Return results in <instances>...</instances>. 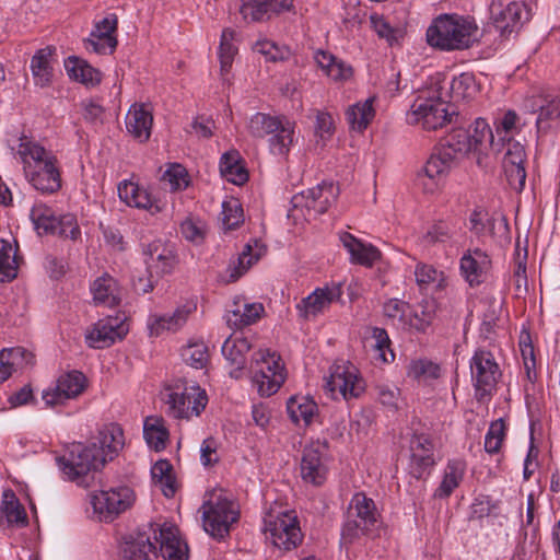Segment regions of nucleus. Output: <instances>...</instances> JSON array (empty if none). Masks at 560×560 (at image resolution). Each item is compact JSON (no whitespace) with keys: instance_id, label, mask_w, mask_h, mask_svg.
I'll use <instances>...</instances> for the list:
<instances>
[{"instance_id":"f257e3e1","label":"nucleus","mask_w":560,"mask_h":560,"mask_svg":"<svg viewBox=\"0 0 560 560\" xmlns=\"http://www.w3.org/2000/svg\"><path fill=\"white\" fill-rule=\"evenodd\" d=\"M27 182L42 194H54L61 187L57 158L44 147L21 138L18 152Z\"/></svg>"},{"instance_id":"f03ea898","label":"nucleus","mask_w":560,"mask_h":560,"mask_svg":"<svg viewBox=\"0 0 560 560\" xmlns=\"http://www.w3.org/2000/svg\"><path fill=\"white\" fill-rule=\"evenodd\" d=\"M478 26L474 19L458 14H441L427 30L431 47L444 51L463 50L472 46Z\"/></svg>"},{"instance_id":"7ed1b4c3","label":"nucleus","mask_w":560,"mask_h":560,"mask_svg":"<svg viewBox=\"0 0 560 560\" xmlns=\"http://www.w3.org/2000/svg\"><path fill=\"white\" fill-rule=\"evenodd\" d=\"M457 116L452 105L441 96L439 90L422 92L411 104L406 119L410 125H419L427 130L442 128Z\"/></svg>"},{"instance_id":"20e7f679","label":"nucleus","mask_w":560,"mask_h":560,"mask_svg":"<svg viewBox=\"0 0 560 560\" xmlns=\"http://www.w3.org/2000/svg\"><path fill=\"white\" fill-rule=\"evenodd\" d=\"M104 456L97 453L96 443L83 445L81 443L72 446L61 456L56 458L62 478L83 485L84 477L92 470L104 466Z\"/></svg>"},{"instance_id":"39448f33","label":"nucleus","mask_w":560,"mask_h":560,"mask_svg":"<svg viewBox=\"0 0 560 560\" xmlns=\"http://www.w3.org/2000/svg\"><path fill=\"white\" fill-rule=\"evenodd\" d=\"M250 371L253 384L265 397L276 394L287 377L281 357L269 349H259L254 353Z\"/></svg>"},{"instance_id":"423d86ee","label":"nucleus","mask_w":560,"mask_h":560,"mask_svg":"<svg viewBox=\"0 0 560 560\" xmlns=\"http://www.w3.org/2000/svg\"><path fill=\"white\" fill-rule=\"evenodd\" d=\"M378 512L374 501L363 492H357L350 500L347 517L341 530V541L351 544L365 535L377 522Z\"/></svg>"},{"instance_id":"0eeeda50","label":"nucleus","mask_w":560,"mask_h":560,"mask_svg":"<svg viewBox=\"0 0 560 560\" xmlns=\"http://www.w3.org/2000/svg\"><path fill=\"white\" fill-rule=\"evenodd\" d=\"M264 533L268 541L284 551L295 549L304 537L294 511L268 514L264 520Z\"/></svg>"},{"instance_id":"6e6552de","label":"nucleus","mask_w":560,"mask_h":560,"mask_svg":"<svg viewBox=\"0 0 560 560\" xmlns=\"http://www.w3.org/2000/svg\"><path fill=\"white\" fill-rule=\"evenodd\" d=\"M470 380L475 397L483 401L493 395L502 372L493 353L487 349H477L469 361Z\"/></svg>"},{"instance_id":"1a4fd4ad","label":"nucleus","mask_w":560,"mask_h":560,"mask_svg":"<svg viewBox=\"0 0 560 560\" xmlns=\"http://www.w3.org/2000/svg\"><path fill=\"white\" fill-rule=\"evenodd\" d=\"M493 135L488 122L482 118H477L469 129H453L441 145L459 162L470 152L479 150L487 141L492 140Z\"/></svg>"},{"instance_id":"9d476101","label":"nucleus","mask_w":560,"mask_h":560,"mask_svg":"<svg viewBox=\"0 0 560 560\" xmlns=\"http://www.w3.org/2000/svg\"><path fill=\"white\" fill-rule=\"evenodd\" d=\"M30 218L39 235H58L73 241L81 235L75 215L67 213L56 217L51 208L43 202H36L32 207Z\"/></svg>"},{"instance_id":"9b49d317","label":"nucleus","mask_w":560,"mask_h":560,"mask_svg":"<svg viewBox=\"0 0 560 560\" xmlns=\"http://www.w3.org/2000/svg\"><path fill=\"white\" fill-rule=\"evenodd\" d=\"M240 512L236 504L221 495L209 500L202 505L205 530L215 539H223L231 527L238 521Z\"/></svg>"},{"instance_id":"f8f14e48","label":"nucleus","mask_w":560,"mask_h":560,"mask_svg":"<svg viewBox=\"0 0 560 560\" xmlns=\"http://www.w3.org/2000/svg\"><path fill=\"white\" fill-rule=\"evenodd\" d=\"M165 404L166 413L175 419L189 420L198 417L208 404V396L205 389L198 385H190L183 390H174L167 394Z\"/></svg>"},{"instance_id":"ddd939ff","label":"nucleus","mask_w":560,"mask_h":560,"mask_svg":"<svg viewBox=\"0 0 560 560\" xmlns=\"http://www.w3.org/2000/svg\"><path fill=\"white\" fill-rule=\"evenodd\" d=\"M326 384L334 397L340 395L345 400L358 398L365 389V382L357 366L343 360L331 366Z\"/></svg>"},{"instance_id":"4468645a","label":"nucleus","mask_w":560,"mask_h":560,"mask_svg":"<svg viewBox=\"0 0 560 560\" xmlns=\"http://www.w3.org/2000/svg\"><path fill=\"white\" fill-rule=\"evenodd\" d=\"M492 24L501 38L517 33L530 19V12L523 2L511 1L506 5L492 1L490 5Z\"/></svg>"},{"instance_id":"2eb2a0df","label":"nucleus","mask_w":560,"mask_h":560,"mask_svg":"<svg viewBox=\"0 0 560 560\" xmlns=\"http://www.w3.org/2000/svg\"><path fill=\"white\" fill-rule=\"evenodd\" d=\"M86 387V376L78 370H71L61 373L55 385L43 392L42 398L48 407L62 406L68 400L79 397Z\"/></svg>"},{"instance_id":"dca6fc26","label":"nucleus","mask_w":560,"mask_h":560,"mask_svg":"<svg viewBox=\"0 0 560 560\" xmlns=\"http://www.w3.org/2000/svg\"><path fill=\"white\" fill-rule=\"evenodd\" d=\"M135 501V493L129 487L101 490L91 494V504L100 521H110L129 509Z\"/></svg>"},{"instance_id":"f3484780","label":"nucleus","mask_w":560,"mask_h":560,"mask_svg":"<svg viewBox=\"0 0 560 560\" xmlns=\"http://www.w3.org/2000/svg\"><path fill=\"white\" fill-rule=\"evenodd\" d=\"M328 447L319 440L307 444L302 452L300 474L303 481L313 486L325 482L328 474Z\"/></svg>"},{"instance_id":"a211bd4d","label":"nucleus","mask_w":560,"mask_h":560,"mask_svg":"<svg viewBox=\"0 0 560 560\" xmlns=\"http://www.w3.org/2000/svg\"><path fill=\"white\" fill-rule=\"evenodd\" d=\"M339 188L334 183L323 182L316 187L294 195L291 199L295 209H305V215L323 214L337 200Z\"/></svg>"},{"instance_id":"6ab92c4d","label":"nucleus","mask_w":560,"mask_h":560,"mask_svg":"<svg viewBox=\"0 0 560 560\" xmlns=\"http://www.w3.org/2000/svg\"><path fill=\"white\" fill-rule=\"evenodd\" d=\"M150 532L158 547V556L161 555L165 560H188V546L175 525L150 524Z\"/></svg>"},{"instance_id":"aec40b11","label":"nucleus","mask_w":560,"mask_h":560,"mask_svg":"<svg viewBox=\"0 0 560 560\" xmlns=\"http://www.w3.org/2000/svg\"><path fill=\"white\" fill-rule=\"evenodd\" d=\"M128 332V326L121 317L107 316L97 320L85 334L89 347L102 349L109 347Z\"/></svg>"},{"instance_id":"412c9836","label":"nucleus","mask_w":560,"mask_h":560,"mask_svg":"<svg viewBox=\"0 0 560 560\" xmlns=\"http://www.w3.org/2000/svg\"><path fill=\"white\" fill-rule=\"evenodd\" d=\"M197 304L189 301L179 305L170 314H151L147 320V327L151 337H159L164 332H177L196 312Z\"/></svg>"},{"instance_id":"4be33fe9","label":"nucleus","mask_w":560,"mask_h":560,"mask_svg":"<svg viewBox=\"0 0 560 560\" xmlns=\"http://www.w3.org/2000/svg\"><path fill=\"white\" fill-rule=\"evenodd\" d=\"M409 451V471L420 479L435 465L433 442L424 434H415L410 439Z\"/></svg>"},{"instance_id":"5701e85b","label":"nucleus","mask_w":560,"mask_h":560,"mask_svg":"<svg viewBox=\"0 0 560 560\" xmlns=\"http://www.w3.org/2000/svg\"><path fill=\"white\" fill-rule=\"evenodd\" d=\"M341 295L342 289L340 284L317 288L310 295L301 300L296 305V310L301 317L310 319L328 310L331 303L338 301Z\"/></svg>"},{"instance_id":"b1692460","label":"nucleus","mask_w":560,"mask_h":560,"mask_svg":"<svg viewBox=\"0 0 560 560\" xmlns=\"http://www.w3.org/2000/svg\"><path fill=\"white\" fill-rule=\"evenodd\" d=\"M293 10V0H243L240 12L246 22H262Z\"/></svg>"},{"instance_id":"393cba45","label":"nucleus","mask_w":560,"mask_h":560,"mask_svg":"<svg viewBox=\"0 0 560 560\" xmlns=\"http://www.w3.org/2000/svg\"><path fill=\"white\" fill-rule=\"evenodd\" d=\"M490 268L491 259L480 248L468 249L460 258V273L470 287L483 283Z\"/></svg>"},{"instance_id":"a878e982","label":"nucleus","mask_w":560,"mask_h":560,"mask_svg":"<svg viewBox=\"0 0 560 560\" xmlns=\"http://www.w3.org/2000/svg\"><path fill=\"white\" fill-rule=\"evenodd\" d=\"M122 560H151L158 557V547L153 542L150 525L147 529L125 538L120 546Z\"/></svg>"},{"instance_id":"bb28decb","label":"nucleus","mask_w":560,"mask_h":560,"mask_svg":"<svg viewBox=\"0 0 560 560\" xmlns=\"http://www.w3.org/2000/svg\"><path fill=\"white\" fill-rule=\"evenodd\" d=\"M145 264L151 273L158 276L170 273L177 264V256L173 244L154 241L147 246Z\"/></svg>"},{"instance_id":"cd10ccee","label":"nucleus","mask_w":560,"mask_h":560,"mask_svg":"<svg viewBox=\"0 0 560 560\" xmlns=\"http://www.w3.org/2000/svg\"><path fill=\"white\" fill-rule=\"evenodd\" d=\"M339 241L350 256V262L372 267L381 259V252L371 243L363 242L349 232H340Z\"/></svg>"},{"instance_id":"c85d7f7f","label":"nucleus","mask_w":560,"mask_h":560,"mask_svg":"<svg viewBox=\"0 0 560 560\" xmlns=\"http://www.w3.org/2000/svg\"><path fill=\"white\" fill-rule=\"evenodd\" d=\"M152 113L143 104H133L126 115V128L138 141L145 142L151 136Z\"/></svg>"},{"instance_id":"c756f323","label":"nucleus","mask_w":560,"mask_h":560,"mask_svg":"<svg viewBox=\"0 0 560 560\" xmlns=\"http://www.w3.org/2000/svg\"><path fill=\"white\" fill-rule=\"evenodd\" d=\"M97 453L103 455L104 464L113 460L118 452L124 447L125 436L121 427L117 423L104 425L96 438Z\"/></svg>"},{"instance_id":"7c9ffc66","label":"nucleus","mask_w":560,"mask_h":560,"mask_svg":"<svg viewBox=\"0 0 560 560\" xmlns=\"http://www.w3.org/2000/svg\"><path fill=\"white\" fill-rule=\"evenodd\" d=\"M287 410L290 419L295 424L307 427L318 418V407L310 396L295 395L287 401Z\"/></svg>"},{"instance_id":"2f4dec72","label":"nucleus","mask_w":560,"mask_h":560,"mask_svg":"<svg viewBox=\"0 0 560 560\" xmlns=\"http://www.w3.org/2000/svg\"><path fill=\"white\" fill-rule=\"evenodd\" d=\"M314 59L323 72L336 82L348 81L353 74V69L350 65L327 51L317 50Z\"/></svg>"},{"instance_id":"473e14b6","label":"nucleus","mask_w":560,"mask_h":560,"mask_svg":"<svg viewBox=\"0 0 560 560\" xmlns=\"http://www.w3.org/2000/svg\"><path fill=\"white\" fill-rule=\"evenodd\" d=\"M65 68L71 79L85 86L93 88L102 81V72L79 57H68L65 60Z\"/></svg>"},{"instance_id":"72a5a7b5","label":"nucleus","mask_w":560,"mask_h":560,"mask_svg":"<svg viewBox=\"0 0 560 560\" xmlns=\"http://www.w3.org/2000/svg\"><path fill=\"white\" fill-rule=\"evenodd\" d=\"M466 472V462L460 458L450 459L444 468L443 478L434 497L439 499L448 498L460 485Z\"/></svg>"},{"instance_id":"f704fd0d","label":"nucleus","mask_w":560,"mask_h":560,"mask_svg":"<svg viewBox=\"0 0 560 560\" xmlns=\"http://www.w3.org/2000/svg\"><path fill=\"white\" fill-rule=\"evenodd\" d=\"M262 313L261 303H234V308L228 311L225 319L230 327L241 329L256 323Z\"/></svg>"},{"instance_id":"c9c22d12","label":"nucleus","mask_w":560,"mask_h":560,"mask_svg":"<svg viewBox=\"0 0 560 560\" xmlns=\"http://www.w3.org/2000/svg\"><path fill=\"white\" fill-rule=\"evenodd\" d=\"M219 168L221 176L234 185L241 186L248 180V172L236 150L228 151L221 156Z\"/></svg>"},{"instance_id":"e433bc0d","label":"nucleus","mask_w":560,"mask_h":560,"mask_svg":"<svg viewBox=\"0 0 560 560\" xmlns=\"http://www.w3.org/2000/svg\"><path fill=\"white\" fill-rule=\"evenodd\" d=\"M294 143V124L282 117L281 126L269 135L268 145L272 155L285 158Z\"/></svg>"},{"instance_id":"4c0bfd02","label":"nucleus","mask_w":560,"mask_h":560,"mask_svg":"<svg viewBox=\"0 0 560 560\" xmlns=\"http://www.w3.org/2000/svg\"><path fill=\"white\" fill-rule=\"evenodd\" d=\"M250 349V345L246 338L242 337H229L222 346V354L234 368V372H231L232 376L237 377L238 373L243 370L246 364V357Z\"/></svg>"},{"instance_id":"58836bf2","label":"nucleus","mask_w":560,"mask_h":560,"mask_svg":"<svg viewBox=\"0 0 560 560\" xmlns=\"http://www.w3.org/2000/svg\"><path fill=\"white\" fill-rule=\"evenodd\" d=\"M90 290L93 295V301L97 305L113 307L120 301L117 281L108 275H104L94 280Z\"/></svg>"},{"instance_id":"ea45409f","label":"nucleus","mask_w":560,"mask_h":560,"mask_svg":"<svg viewBox=\"0 0 560 560\" xmlns=\"http://www.w3.org/2000/svg\"><path fill=\"white\" fill-rule=\"evenodd\" d=\"M458 162L440 144L429 160L425 163L423 168V177H427L431 180H439L441 177L445 176Z\"/></svg>"},{"instance_id":"a19ab883","label":"nucleus","mask_w":560,"mask_h":560,"mask_svg":"<svg viewBox=\"0 0 560 560\" xmlns=\"http://www.w3.org/2000/svg\"><path fill=\"white\" fill-rule=\"evenodd\" d=\"M375 97H369L363 102H357L348 107L346 119L352 130L363 131L375 116Z\"/></svg>"},{"instance_id":"79ce46f5","label":"nucleus","mask_w":560,"mask_h":560,"mask_svg":"<svg viewBox=\"0 0 560 560\" xmlns=\"http://www.w3.org/2000/svg\"><path fill=\"white\" fill-rule=\"evenodd\" d=\"M143 436L148 446L155 452H161L166 447L170 432L165 421L160 417H147L143 423Z\"/></svg>"},{"instance_id":"37998d69","label":"nucleus","mask_w":560,"mask_h":560,"mask_svg":"<svg viewBox=\"0 0 560 560\" xmlns=\"http://www.w3.org/2000/svg\"><path fill=\"white\" fill-rule=\"evenodd\" d=\"M5 518L9 525H27V515L24 506L12 490H5L0 503V518Z\"/></svg>"},{"instance_id":"c03bdc74","label":"nucleus","mask_w":560,"mask_h":560,"mask_svg":"<svg viewBox=\"0 0 560 560\" xmlns=\"http://www.w3.org/2000/svg\"><path fill=\"white\" fill-rule=\"evenodd\" d=\"M51 55L52 49L50 47H46L37 50L31 60L32 74L35 83L39 86H46L51 81Z\"/></svg>"},{"instance_id":"a18cd8bd","label":"nucleus","mask_w":560,"mask_h":560,"mask_svg":"<svg viewBox=\"0 0 560 560\" xmlns=\"http://www.w3.org/2000/svg\"><path fill=\"white\" fill-rule=\"evenodd\" d=\"M409 303L399 299H389L383 304V314L388 324L397 329L408 330Z\"/></svg>"},{"instance_id":"49530a36","label":"nucleus","mask_w":560,"mask_h":560,"mask_svg":"<svg viewBox=\"0 0 560 560\" xmlns=\"http://www.w3.org/2000/svg\"><path fill=\"white\" fill-rule=\"evenodd\" d=\"M19 257L11 242L0 240V282H10L18 276Z\"/></svg>"},{"instance_id":"de8ad7c7","label":"nucleus","mask_w":560,"mask_h":560,"mask_svg":"<svg viewBox=\"0 0 560 560\" xmlns=\"http://www.w3.org/2000/svg\"><path fill=\"white\" fill-rule=\"evenodd\" d=\"M451 98L453 102H465L474 98L478 93V85L474 74L465 72L455 77L450 83Z\"/></svg>"},{"instance_id":"09e8293b","label":"nucleus","mask_w":560,"mask_h":560,"mask_svg":"<svg viewBox=\"0 0 560 560\" xmlns=\"http://www.w3.org/2000/svg\"><path fill=\"white\" fill-rule=\"evenodd\" d=\"M265 252L266 247L258 241L246 244L237 258V266L231 269L230 281H236Z\"/></svg>"},{"instance_id":"8fccbe9b","label":"nucleus","mask_w":560,"mask_h":560,"mask_svg":"<svg viewBox=\"0 0 560 560\" xmlns=\"http://www.w3.org/2000/svg\"><path fill=\"white\" fill-rule=\"evenodd\" d=\"M435 317V303L432 300L422 301L418 308H410L408 317V330L424 332Z\"/></svg>"},{"instance_id":"3c124183","label":"nucleus","mask_w":560,"mask_h":560,"mask_svg":"<svg viewBox=\"0 0 560 560\" xmlns=\"http://www.w3.org/2000/svg\"><path fill=\"white\" fill-rule=\"evenodd\" d=\"M180 355L183 361L194 369H203L209 362L208 346L201 340H190L183 347Z\"/></svg>"},{"instance_id":"603ef678","label":"nucleus","mask_w":560,"mask_h":560,"mask_svg":"<svg viewBox=\"0 0 560 560\" xmlns=\"http://www.w3.org/2000/svg\"><path fill=\"white\" fill-rule=\"evenodd\" d=\"M235 32L231 28H225L222 32L220 46H219V60L221 75L224 78L232 68L237 47L234 44Z\"/></svg>"},{"instance_id":"864d4df0","label":"nucleus","mask_w":560,"mask_h":560,"mask_svg":"<svg viewBox=\"0 0 560 560\" xmlns=\"http://www.w3.org/2000/svg\"><path fill=\"white\" fill-rule=\"evenodd\" d=\"M407 376L418 383H428L440 376V366L427 359L412 360L407 368Z\"/></svg>"},{"instance_id":"5fc2aeb1","label":"nucleus","mask_w":560,"mask_h":560,"mask_svg":"<svg viewBox=\"0 0 560 560\" xmlns=\"http://www.w3.org/2000/svg\"><path fill=\"white\" fill-rule=\"evenodd\" d=\"M457 225L450 221H439L423 234L422 241L428 245L448 243L457 234Z\"/></svg>"},{"instance_id":"6e6d98bb","label":"nucleus","mask_w":560,"mask_h":560,"mask_svg":"<svg viewBox=\"0 0 560 560\" xmlns=\"http://www.w3.org/2000/svg\"><path fill=\"white\" fill-rule=\"evenodd\" d=\"M173 467L166 459L158 460L151 468L152 479L162 487L165 497L175 494V479L172 474Z\"/></svg>"},{"instance_id":"4d7b16f0","label":"nucleus","mask_w":560,"mask_h":560,"mask_svg":"<svg viewBox=\"0 0 560 560\" xmlns=\"http://www.w3.org/2000/svg\"><path fill=\"white\" fill-rule=\"evenodd\" d=\"M282 117H275L264 113H256L248 122L249 132L257 138L269 136L281 126Z\"/></svg>"},{"instance_id":"13d9d810","label":"nucleus","mask_w":560,"mask_h":560,"mask_svg":"<svg viewBox=\"0 0 560 560\" xmlns=\"http://www.w3.org/2000/svg\"><path fill=\"white\" fill-rule=\"evenodd\" d=\"M221 220L225 230H234L244 221L243 208L238 199L230 197L222 201Z\"/></svg>"},{"instance_id":"bf43d9fd","label":"nucleus","mask_w":560,"mask_h":560,"mask_svg":"<svg viewBox=\"0 0 560 560\" xmlns=\"http://www.w3.org/2000/svg\"><path fill=\"white\" fill-rule=\"evenodd\" d=\"M371 338L373 340L372 348L376 353V359L383 363H388L394 360L395 354L390 349V339L384 328H372Z\"/></svg>"},{"instance_id":"052dcab7","label":"nucleus","mask_w":560,"mask_h":560,"mask_svg":"<svg viewBox=\"0 0 560 560\" xmlns=\"http://www.w3.org/2000/svg\"><path fill=\"white\" fill-rule=\"evenodd\" d=\"M506 435V425L502 419L491 422L486 436L485 450L489 454H497L500 452L502 443Z\"/></svg>"},{"instance_id":"680f3d73","label":"nucleus","mask_w":560,"mask_h":560,"mask_svg":"<svg viewBox=\"0 0 560 560\" xmlns=\"http://www.w3.org/2000/svg\"><path fill=\"white\" fill-rule=\"evenodd\" d=\"M253 50L260 54L267 61L284 60L289 57L290 50L285 46H279L269 39H259L254 46Z\"/></svg>"},{"instance_id":"e2e57ef3","label":"nucleus","mask_w":560,"mask_h":560,"mask_svg":"<svg viewBox=\"0 0 560 560\" xmlns=\"http://www.w3.org/2000/svg\"><path fill=\"white\" fill-rule=\"evenodd\" d=\"M162 180L173 191L183 190L189 185L187 170L180 164H172L163 174Z\"/></svg>"},{"instance_id":"0e129e2a","label":"nucleus","mask_w":560,"mask_h":560,"mask_svg":"<svg viewBox=\"0 0 560 560\" xmlns=\"http://www.w3.org/2000/svg\"><path fill=\"white\" fill-rule=\"evenodd\" d=\"M116 46V36H101L94 33H91L90 38L85 44L88 50L94 51L98 55L112 54Z\"/></svg>"},{"instance_id":"69168bd1","label":"nucleus","mask_w":560,"mask_h":560,"mask_svg":"<svg viewBox=\"0 0 560 560\" xmlns=\"http://www.w3.org/2000/svg\"><path fill=\"white\" fill-rule=\"evenodd\" d=\"M415 277L418 285L421 289H425L430 284L440 282L443 280V272L438 271L433 266L427 264H418L415 270Z\"/></svg>"},{"instance_id":"338daca9","label":"nucleus","mask_w":560,"mask_h":560,"mask_svg":"<svg viewBox=\"0 0 560 560\" xmlns=\"http://www.w3.org/2000/svg\"><path fill=\"white\" fill-rule=\"evenodd\" d=\"M553 120L560 122V96L540 107L536 124L539 129H545L549 126L548 122Z\"/></svg>"},{"instance_id":"774afa93","label":"nucleus","mask_w":560,"mask_h":560,"mask_svg":"<svg viewBox=\"0 0 560 560\" xmlns=\"http://www.w3.org/2000/svg\"><path fill=\"white\" fill-rule=\"evenodd\" d=\"M2 352L5 354V360L8 359L11 368H13L15 372L33 364V354L24 348L15 347L3 349Z\"/></svg>"}]
</instances>
